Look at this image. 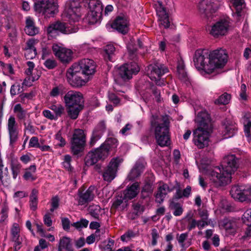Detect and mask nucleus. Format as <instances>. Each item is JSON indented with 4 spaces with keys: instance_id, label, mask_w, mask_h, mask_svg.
<instances>
[{
    "instance_id": "37998d69",
    "label": "nucleus",
    "mask_w": 251,
    "mask_h": 251,
    "mask_svg": "<svg viewBox=\"0 0 251 251\" xmlns=\"http://www.w3.org/2000/svg\"><path fill=\"white\" fill-rule=\"evenodd\" d=\"M9 179V175L7 167L4 168L2 163H0V180L4 184Z\"/></svg>"
},
{
    "instance_id": "5fc2aeb1",
    "label": "nucleus",
    "mask_w": 251,
    "mask_h": 251,
    "mask_svg": "<svg viewBox=\"0 0 251 251\" xmlns=\"http://www.w3.org/2000/svg\"><path fill=\"white\" fill-rule=\"evenodd\" d=\"M42 114L45 117L51 120H56L58 119L56 116L49 110H43Z\"/></svg>"
},
{
    "instance_id": "6e6552de",
    "label": "nucleus",
    "mask_w": 251,
    "mask_h": 251,
    "mask_svg": "<svg viewBox=\"0 0 251 251\" xmlns=\"http://www.w3.org/2000/svg\"><path fill=\"white\" fill-rule=\"evenodd\" d=\"M168 71V69L163 64L157 62L148 66V75L157 85L161 86L163 82L160 77Z\"/></svg>"
},
{
    "instance_id": "6e6d98bb",
    "label": "nucleus",
    "mask_w": 251,
    "mask_h": 251,
    "mask_svg": "<svg viewBox=\"0 0 251 251\" xmlns=\"http://www.w3.org/2000/svg\"><path fill=\"white\" fill-rule=\"evenodd\" d=\"M37 54L36 50H25V55L26 59H32Z\"/></svg>"
},
{
    "instance_id": "680f3d73",
    "label": "nucleus",
    "mask_w": 251,
    "mask_h": 251,
    "mask_svg": "<svg viewBox=\"0 0 251 251\" xmlns=\"http://www.w3.org/2000/svg\"><path fill=\"white\" fill-rule=\"evenodd\" d=\"M44 65L49 69H52L56 66V63L54 59H47L44 63Z\"/></svg>"
},
{
    "instance_id": "473e14b6",
    "label": "nucleus",
    "mask_w": 251,
    "mask_h": 251,
    "mask_svg": "<svg viewBox=\"0 0 251 251\" xmlns=\"http://www.w3.org/2000/svg\"><path fill=\"white\" fill-rule=\"evenodd\" d=\"M72 244L71 239L68 237H63L60 239L58 251H62V250H66L68 251H71Z\"/></svg>"
},
{
    "instance_id": "72a5a7b5",
    "label": "nucleus",
    "mask_w": 251,
    "mask_h": 251,
    "mask_svg": "<svg viewBox=\"0 0 251 251\" xmlns=\"http://www.w3.org/2000/svg\"><path fill=\"white\" fill-rule=\"evenodd\" d=\"M66 91L65 87L62 84L56 85L50 90L49 95L52 98H57L62 95Z\"/></svg>"
},
{
    "instance_id": "c85d7f7f",
    "label": "nucleus",
    "mask_w": 251,
    "mask_h": 251,
    "mask_svg": "<svg viewBox=\"0 0 251 251\" xmlns=\"http://www.w3.org/2000/svg\"><path fill=\"white\" fill-rule=\"evenodd\" d=\"M139 190V184L138 182L134 183L130 186L127 187L124 192L125 200L128 201L136 197Z\"/></svg>"
},
{
    "instance_id": "f257e3e1",
    "label": "nucleus",
    "mask_w": 251,
    "mask_h": 251,
    "mask_svg": "<svg viewBox=\"0 0 251 251\" xmlns=\"http://www.w3.org/2000/svg\"><path fill=\"white\" fill-rule=\"evenodd\" d=\"M227 59L226 51L222 48L214 50L209 54L205 50H198L195 54L194 62L196 68L202 74H211L223 68Z\"/></svg>"
},
{
    "instance_id": "0eeeda50",
    "label": "nucleus",
    "mask_w": 251,
    "mask_h": 251,
    "mask_svg": "<svg viewBox=\"0 0 251 251\" xmlns=\"http://www.w3.org/2000/svg\"><path fill=\"white\" fill-rule=\"evenodd\" d=\"M96 67V64L94 61L89 58L82 59L71 66L75 72H81L82 74L87 76L95 73Z\"/></svg>"
},
{
    "instance_id": "052dcab7",
    "label": "nucleus",
    "mask_w": 251,
    "mask_h": 251,
    "mask_svg": "<svg viewBox=\"0 0 251 251\" xmlns=\"http://www.w3.org/2000/svg\"><path fill=\"white\" fill-rule=\"evenodd\" d=\"M244 131L245 133V135L248 138V140L250 139L251 137V133H250V128H251V121H248L246 123H244Z\"/></svg>"
},
{
    "instance_id": "3c124183",
    "label": "nucleus",
    "mask_w": 251,
    "mask_h": 251,
    "mask_svg": "<svg viewBox=\"0 0 251 251\" xmlns=\"http://www.w3.org/2000/svg\"><path fill=\"white\" fill-rule=\"evenodd\" d=\"M89 210L92 216L97 218L100 212V207L97 205H91L89 208Z\"/></svg>"
},
{
    "instance_id": "c03bdc74",
    "label": "nucleus",
    "mask_w": 251,
    "mask_h": 251,
    "mask_svg": "<svg viewBox=\"0 0 251 251\" xmlns=\"http://www.w3.org/2000/svg\"><path fill=\"white\" fill-rule=\"evenodd\" d=\"M37 194L38 191L36 189H33L30 196V207L33 210H35L37 207Z\"/></svg>"
},
{
    "instance_id": "f8f14e48",
    "label": "nucleus",
    "mask_w": 251,
    "mask_h": 251,
    "mask_svg": "<svg viewBox=\"0 0 251 251\" xmlns=\"http://www.w3.org/2000/svg\"><path fill=\"white\" fill-rule=\"evenodd\" d=\"M85 136L83 130L75 129L71 140V149L74 154L77 155L82 151L85 144Z\"/></svg>"
},
{
    "instance_id": "a19ab883",
    "label": "nucleus",
    "mask_w": 251,
    "mask_h": 251,
    "mask_svg": "<svg viewBox=\"0 0 251 251\" xmlns=\"http://www.w3.org/2000/svg\"><path fill=\"white\" fill-rule=\"evenodd\" d=\"M115 51V48L113 45H108L104 49L105 54L104 55L105 60L110 61H113V55Z\"/></svg>"
},
{
    "instance_id": "58836bf2",
    "label": "nucleus",
    "mask_w": 251,
    "mask_h": 251,
    "mask_svg": "<svg viewBox=\"0 0 251 251\" xmlns=\"http://www.w3.org/2000/svg\"><path fill=\"white\" fill-rule=\"evenodd\" d=\"M36 171V167L35 165H31L26 169L24 175V178L26 180L33 181L36 179V177L34 175Z\"/></svg>"
},
{
    "instance_id": "e433bc0d",
    "label": "nucleus",
    "mask_w": 251,
    "mask_h": 251,
    "mask_svg": "<svg viewBox=\"0 0 251 251\" xmlns=\"http://www.w3.org/2000/svg\"><path fill=\"white\" fill-rule=\"evenodd\" d=\"M48 108L53 111L57 118L61 117L64 112V107L61 104L50 103L48 105Z\"/></svg>"
},
{
    "instance_id": "4468645a",
    "label": "nucleus",
    "mask_w": 251,
    "mask_h": 251,
    "mask_svg": "<svg viewBox=\"0 0 251 251\" xmlns=\"http://www.w3.org/2000/svg\"><path fill=\"white\" fill-rule=\"evenodd\" d=\"M66 107L84 106V99L82 93L78 91H69L64 97Z\"/></svg>"
},
{
    "instance_id": "bf43d9fd",
    "label": "nucleus",
    "mask_w": 251,
    "mask_h": 251,
    "mask_svg": "<svg viewBox=\"0 0 251 251\" xmlns=\"http://www.w3.org/2000/svg\"><path fill=\"white\" fill-rule=\"evenodd\" d=\"M188 237V233L186 232L181 233L179 236L177 237L178 242L180 245L181 247L184 248L185 247V244L184 242L187 239Z\"/></svg>"
},
{
    "instance_id": "13d9d810",
    "label": "nucleus",
    "mask_w": 251,
    "mask_h": 251,
    "mask_svg": "<svg viewBox=\"0 0 251 251\" xmlns=\"http://www.w3.org/2000/svg\"><path fill=\"white\" fill-rule=\"evenodd\" d=\"M51 213H50L49 212H47L43 217V221L44 224L47 226H51L52 224V221L51 218Z\"/></svg>"
},
{
    "instance_id": "39448f33",
    "label": "nucleus",
    "mask_w": 251,
    "mask_h": 251,
    "mask_svg": "<svg viewBox=\"0 0 251 251\" xmlns=\"http://www.w3.org/2000/svg\"><path fill=\"white\" fill-rule=\"evenodd\" d=\"M58 0H38L35 3V10L45 17H53L58 12Z\"/></svg>"
},
{
    "instance_id": "2eb2a0df",
    "label": "nucleus",
    "mask_w": 251,
    "mask_h": 251,
    "mask_svg": "<svg viewBox=\"0 0 251 251\" xmlns=\"http://www.w3.org/2000/svg\"><path fill=\"white\" fill-rule=\"evenodd\" d=\"M123 159L121 157L113 158L107 169L103 174V177L104 180L110 182L116 176L118 167L123 162Z\"/></svg>"
},
{
    "instance_id": "603ef678",
    "label": "nucleus",
    "mask_w": 251,
    "mask_h": 251,
    "mask_svg": "<svg viewBox=\"0 0 251 251\" xmlns=\"http://www.w3.org/2000/svg\"><path fill=\"white\" fill-rule=\"evenodd\" d=\"M89 221L85 219H81L80 221L74 223L72 226L76 229H81L86 227L88 226Z\"/></svg>"
},
{
    "instance_id": "1a4fd4ad",
    "label": "nucleus",
    "mask_w": 251,
    "mask_h": 251,
    "mask_svg": "<svg viewBox=\"0 0 251 251\" xmlns=\"http://www.w3.org/2000/svg\"><path fill=\"white\" fill-rule=\"evenodd\" d=\"M230 194L234 199L239 201H251V186H233L231 188Z\"/></svg>"
},
{
    "instance_id": "aec40b11",
    "label": "nucleus",
    "mask_w": 251,
    "mask_h": 251,
    "mask_svg": "<svg viewBox=\"0 0 251 251\" xmlns=\"http://www.w3.org/2000/svg\"><path fill=\"white\" fill-rule=\"evenodd\" d=\"M77 31V28H70L66 24L60 22H56L55 23L51 24L47 29V33L49 34L55 33L59 31L65 34H70L75 33Z\"/></svg>"
},
{
    "instance_id": "e2e57ef3",
    "label": "nucleus",
    "mask_w": 251,
    "mask_h": 251,
    "mask_svg": "<svg viewBox=\"0 0 251 251\" xmlns=\"http://www.w3.org/2000/svg\"><path fill=\"white\" fill-rule=\"evenodd\" d=\"M61 223L63 228L66 231H68L70 227V221L67 218H62Z\"/></svg>"
},
{
    "instance_id": "2f4dec72",
    "label": "nucleus",
    "mask_w": 251,
    "mask_h": 251,
    "mask_svg": "<svg viewBox=\"0 0 251 251\" xmlns=\"http://www.w3.org/2000/svg\"><path fill=\"white\" fill-rule=\"evenodd\" d=\"M176 199L173 198L172 200L170 201L169 207L171 209L173 210V214L175 216H180L183 211L182 205L179 202H176L175 200Z\"/></svg>"
},
{
    "instance_id": "69168bd1",
    "label": "nucleus",
    "mask_w": 251,
    "mask_h": 251,
    "mask_svg": "<svg viewBox=\"0 0 251 251\" xmlns=\"http://www.w3.org/2000/svg\"><path fill=\"white\" fill-rule=\"evenodd\" d=\"M108 98H109V100L111 102H113V103L115 105V106H117L120 103L119 99L114 94H113V93L109 94Z\"/></svg>"
},
{
    "instance_id": "79ce46f5",
    "label": "nucleus",
    "mask_w": 251,
    "mask_h": 251,
    "mask_svg": "<svg viewBox=\"0 0 251 251\" xmlns=\"http://www.w3.org/2000/svg\"><path fill=\"white\" fill-rule=\"evenodd\" d=\"M10 167L12 172L13 178L16 179L20 172L21 165L18 161L12 160Z\"/></svg>"
},
{
    "instance_id": "0e129e2a",
    "label": "nucleus",
    "mask_w": 251,
    "mask_h": 251,
    "mask_svg": "<svg viewBox=\"0 0 251 251\" xmlns=\"http://www.w3.org/2000/svg\"><path fill=\"white\" fill-rule=\"evenodd\" d=\"M125 199V197L123 198L122 196H118L114 201L112 206L115 208L118 207L123 202Z\"/></svg>"
},
{
    "instance_id": "09e8293b",
    "label": "nucleus",
    "mask_w": 251,
    "mask_h": 251,
    "mask_svg": "<svg viewBox=\"0 0 251 251\" xmlns=\"http://www.w3.org/2000/svg\"><path fill=\"white\" fill-rule=\"evenodd\" d=\"M20 226L17 223H14L11 229V239L16 240L20 237Z\"/></svg>"
},
{
    "instance_id": "ddd939ff",
    "label": "nucleus",
    "mask_w": 251,
    "mask_h": 251,
    "mask_svg": "<svg viewBox=\"0 0 251 251\" xmlns=\"http://www.w3.org/2000/svg\"><path fill=\"white\" fill-rule=\"evenodd\" d=\"M140 68L136 62H131L123 65L118 70L120 78L124 81L132 78L133 74L139 72Z\"/></svg>"
},
{
    "instance_id": "774afa93",
    "label": "nucleus",
    "mask_w": 251,
    "mask_h": 251,
    "mask_svg": "<svg viewBox=\"0 0 251 251\" xmlns=\"http://www.w3.org/2000/svg\"><path fill=\"white\" fill-rule=\"evenodd\" d=\"M39 143L38 139L36 137H32L30 139L28 146L29 147L39 148Z\"/></svg>"
},
{
    "instance_id": "412c9836",
    "label": "nucleus",
    "mask_w": 251,
    "mask_h": 251,
    "mask_svg": "<svg viewBox=\"0 0 251 251\" xmlns=\"http://www.w3.org/2000/svg\"><path fill=\"white\" fill-rule=\"evenodd\" d=\"M175 188L176 186H169L164 182H160L157 192L155 196L156 202L159 203H162L164 201L166 195L168 193L173 191Z\"/></svg>"
},
{
    "instance_id": "9b49d317",
    "label": "nucleus",
    "mask_w": 251,
    "mask_h": 251,
    "mask_svg": "<svg viewBox=\"0 0 251 251\" xmlns=\"http://www.w3.org/2000/svg\"><path fill=\"white\" fill-rule=\"evenodd\" d=\"M210 129L198 127L193 132V141L199 148L202 149L208 145Z\"/></svg>"
},
{
    "instance_id": "f03ea898",
    "label": "nucleus",
    "mask_w": 251,
    "mask_h": 251,
    "mask_svg": "<svg viewBox=\"0 0 251 251\" xmlns=\"http://www.w3.org/2000/svg\"><path fill=\"white\" fill-rule=\"evenodd\" d=\"M238 166V158L235 155L230 154L224 158L222 170L219 167H216L214 170L206 171L203 174L218 187L230 183L231 175L237 171Z\"/></svg>"
},
{
    "instance_id": "338daca9",
    "label": "nucleus",
    "mask_w": 251,
    "mask_h": 251,
    "mask_svg": "<svg viewBox=\"0 0 251 251\" xmlns=\"http://www.w3.org/2000/svg\"><path fill=\"white\" fill-rule=\"evenodd\" d=\"M55 139L58 142V146L64 147L66 144L65 139L62 137L60 132H58L55 135Z\"/></svg>"
},
{
    "instance_id": "7c9ffc66",
    "label": "nucleus",
    "mask_w": 251,
    "mask_h": 251,
    "mask_svg": "<svg viewBox=\"0 0 251 251\" xmlns=\"http://www.w3.org/2000/svg\"><path fill=\"white\" fill-rule=\"evenodd\" d=\"M175 189H176V192L173 197L174 199H176V200H178L183 197L188 198L191 194V187L190 186H187L185 189L181 191L179 184L177 183Z\"/></svg>"
},
{
    "instance_id": "bb28decb",
    "label": "nucleus",
    "mask_w": 251,
    "mask_h": 251,
    "mask_svg": "<svg viewBox=\"0 0 251 251\" xmlns=\"http://www.w3.org/2000/svg\"><path fill=\"white\" fill-rule=\"evenodd\" d=\"M196 121L199 124V127H202L204 129H210L209 123L210 118L209 114L206 111L201 110L198 112Z\"/></svg>"
},
{
    "instance_id": "c9c22d12",
    "label": "nucleus",
    "mask_w": 251,
    "mask_h": 251,
    "mask_svg": "<svg viewBox=\"0 0 251 251\" xmlns=\"http://www.w3.org/2000/svg\"><path fill=\"white\" fill-rule=\"evenodd\" d=\"M102 12L98 13L97 11L90 10L86 18V20L90 25H93L97 23L101 16Z\"/></svg>"
},
{
    "instance_id": "f704fd0d",
    "label": "nucleus",
    "mask_w": 251,
    "mask_h": 251,
    "mask_svg": "<svg viewBox=\"0 0 251 251\" xmlns=\"http://www.w3.org/2000/svg\"><path fill=\"white\" fill-rule=\"evenodd\" d=\"M237 130V128L235 125L227 123L225 126L224 138H228L232 137L236 133Z\"/></svg>"
},
{
    "instance_id": "f3484780",
    "label": "nucleus",
    "mask_w": 251,
    "mask_h": 251,
    "mask_svg": "<svg viewBox=\"0 0 251 251\" xmlns=\"http://www.w3.org/2000/svg\"><path fill=\"white\" fill-rule=\"evenodd\" d=\"M229 28V23L226 19L221 20L214 24L209 30V33L215 37L226 35Z\"/></svg>"
},
{
    "instance_id": "49530a36",
    "label": "nucleus",
    "mask_w": 251,
    "mask_h": 251,
    "mask_svg": "<svg viewBox=\"0 0 251 251\" xmlns=\"http://www.w3.org/2000/svg\"><path fill=\"white\" fill-rule=\"evenodd\" d=\"M230 99V95L226 93H225L216 99L214 103L216 104L226 105L229 102Z\"/></svg>"
},
{
    "instance_id": "dca6fc26",
    "label": "nucleus",
    "mask_w": 251,
    "mask_h": 251,
    "mask_svg": "<svg viewBox=\"0 0 251 251\" xmlns=\"http://www.w3.org/2000/svg\"><path fill=\"white\" fill-rule=\"evenodd\" d=\"M7 129L9 138V145L12 147L19 139L18 126L13 116L11 115L8 119Z\"/></svg>"
},
{
    "instance_id": "a18cd8bd",
    "label": "nucleus",
    "mask_w": 251,
    "mask_h": 251,
    "mask_svg": "<svg viewBox=\"0 0 251 251\" xmlns=\"http://www.w3.org/2000/svg\"><path fill=\"white\" fill-rule=\"evenodd\" d=\"M14 112L16 114L19 120H25L26 117V111L24 110L20 104L15 105L13 109Z\"/></svg>"
},
{
    "instance_id": "393cba45",
    "label": "nucleus",
    "mask_w": 251,
    "mask_h": 251,
    "mask_svg": "<svg viewBox=\"0 0 251 251\" xmlns=\"http://www.w3.org/2000/svg\"><path fill=\"white\" fill-rule=\"evenodd\" d=\"M95 187L90 186L84 192H79L78 194V202L79 205H84L92 201L95 196Z\"/></svg>"
},
{
    "instance_id": "20e7f679",
    "label": "nucleus",
    "mask_w": 251,
    "mask_h": 251,
    "mask_svg": "<svg viewBox=\"0 0 251 251\" xmlns=\"http://www.w3.org/2000/svg\"><path fill=\"white\" fill-rule=\"evenodd\" d=\"M117 146V141L110 138L105 141L100 147L93 151H90L86 156L85 163L87 166H92L100 160L106 158L112 148Z\"/></svg>"
},
{
    "instance_id": "b1692460",
    "label": "nucleus",
    "mask_w": 251,
    "mask_h": 251,
    "mask_svg": "<svg viewBox=\"0 0 251 251\" xmlns=\"http://www.w3.org/2000/svg\"><path fill=\"white\" fill-rule=\"evenodd\" d=\"M106 129L105 124L103 121L100 122L94 129L91 137L90 144L93 146L101 137Z\"/></svg>"
},
{
    "instance_id": "a211bd4d",
    "label": "nucleus",
    "mask_w": 251,
    "mask_h": 251,
    "mask_svg": "<svg viewBox=\"0 0 251 251\" xmlns=\"http://www.w3.org/2000/svg\"><path fill=\"white\" fill-rule=\"evenodd\" d=\"M79 72H75L70 67L67 72L66 77L69 83L74 87H80L86 84L88 81V79H82L76 75Z\"/></svg>"
},
{
    "instance_id": "864d4df0",
    "label": "nucleus",
    "mask_w": 251,
    "mask_h": 251,
    "mask_svg": "<svg viewBox=\"0 0 251 251\" xmlns=\"http://www.w3.org/2000/svg\"><path fill=\"white\" fill-rule=\"evenodd\" d=\"M39 76L40 75H37L35 76H32L31 78L30 76L25 78L22 83L23 86H25L27 87H29L31 86L32 84V82L34 81L37 80L39 78Z\"/></svg>"
},
{
    "instance_id": "5701e85b",
    "label": "nucleus",
    "mask_w": 251,
    "mask_h": 251,
    "mask_svg": "<svg viewBox=\"0 0 251 251\" xmlns=\"http://www.w3.org/2000/svg\"><path fill=\"white\" fill-rule=\"evenodd\" d=\"M155 7L160 25L165 28L169 27L170 26L169 16L163 5L161 2H158L155 4Z\"/></svg>"
},
{
    "instance_id": "4c0bfd02",
    "label": "nucleus",
    "mask_w": 251,
    "mask_h": 251,
    "mask_svg": "<svg viewBox=\"0 0 251 251\" xmlns=\"http://www.w3.org/2000/svg\"><path fill=\"white\" fill-rule=\"evenodd\" d=\"M84 106H74L67 107L68 116L72 119H76L80 111L83 108Z\"/></svg>"
},
{
    "instance_id": "ea45409f",
    "label": "nucleus",
    "mask_w": 251,
    "mask_h": 251,
    "mask_svg": "<svg viewBox=\"0 0 251 251\" xmlns=\"http://www.w3.org/2000/svg\"><path fill=\"white\" fill-rule=\"evenodd\" d=\"M143 171V166L142 164H136L132 169L128 175L130 180H132L139 176Z\"/></svg>"
},
{
    "instance_id": "8fccbe9b",
    "label": "nucleus",
    "mask_w": 251,
    "mask_h": 251,
    "mask_svg": "<svg viewBox=\"0 0 251 251\" xmlns=\"http://www.w3.org/2000/svg\"><path fill=\"white\" fill-rule=\"evenodd\" d=\"M243 222L248 226H251V208L247 209L242 216Z\"/></svg>"
},
{
    "instance_id": "de8ad7c7",
    "label": "nucleus",
    "mask_w": 251,
    "mask_h": 251,
    "mask_svg": "<svg viewBox=\"0 0 251 251\" xmlns=\"http://www.w3.org/2000/svg\"><path fill=\"white\" fill-rule=\"evenodd\" d=\"M233 5L235 8L238 16L240 15L242 9L245 7V3L244 0H232Z\"/></svg>"
},
{
    "instance_id": "c756f323",
    "label": "nucleus",
    "mask_w": 251,
    "mask_h": 251,
    "mask_svg": "<svg viewBox=\"0 0 251 251\" xmlns=\"http://www.w3.org/2000/svg\"><path fill=\"white\" fill-rule=\"evenodd\" d=\"M82 3L90 10L97 11L98 13L102 12L103 5L100 0H82Z\"/></svg>"
},
{
    "instance_id": "6ab92c4d",
    "label": "nucleus",
    "mask_w": 251,
    "mask_h": 251,
    "mask_svg": "<svg viewBox=\"0 0 251 251\" xmlns=\"http://www.w3.org/2000/svg\"><path fill=\"white\" fill-rule=\"evenodd\" d=\"M52 50L56 57L63 62H69L72 59L73 52L70 50L54 44L52 46Z\"/></svg>"
},
{
    "instance_id": "7ed1b4c3",
    "label": "nucleus",
    "mask_w": 251,
    "mask_h": 251,
    "mask_svg": "<svg viewBox=\"0 0 251 251\" xmlns=\"http://www.w3.org/2000/svg\"><path fill=\"white\" fill-rule=\"evenodd\" d=\"M151 125L154 130L157 143L161 147L169 146L171 143L169 117L167 115H153L151 119Z\"/></svg>"
},
{
    "instance_id": "4be33fe9",
    "label": "nucleus",
    "mask_w": 251,
    "mask_h": 251,
    "mask_svg": "<svg viewBox=\"0 0 251 251\" xmlns=\"http://www.w3.org/2000/svg\"><path fill=\"white\" fill-rule=\"evenodd\" d=\"M128 21L124 16L117 17L111 24V27L118 32L125 34L128 30Z\"/></svg>"
},
{
    "instance_id": "9d476101",
    "label": "nucleus",
    "mask_w": 251,
    "mask_h": 251,
    "mask_svg": "<svg viewBox=\"0 0 251 251\" xmlns=\"http://www.w3.org/2000/svg\"><path fill=\"white\" fill-rule=\"evenodd\" d=\"M221 2V0H202L199 5V12L203 17H210L217 10Z\"/></svg>"
},
{
    "instance_id": "423d86ee",
    "label": "nucleus",
    "mask_w": 251,
    "mask_h": 251,
    "mask_svg": "<svg viewBox=\"0 0 251 251\" xmlns=\"http://www.w3.org/2000/svg\"><path fill=\"white\" fill-rule=\"evenodd\" d=\"M62 16L68 20L71 25L72 23L78 22L81 17L80 6L79 1L75 0L67 1Z\"/></svg>"
},
{
    "instance_id": "cd10ccee",
    "label": "nucleus",
    "mask_w": 251,
    "mask_h": 251,
    "mask_svg": "<svg viewBox=\"0 0 251 251\" xmlns=\"http://www.w3.org/2000/svg\"><path fill=\"white\" fill-rule=\"evenodd\" d=\"M25 30V33L30 36H34L39 33V28L36 26L35 21L33 18L30 16L26 18Z\"/></svg>"
},
{
    "instance_id": "a878e982",
    "label": "nucleus",
    "mask_w": 251,
    "mask_h": 251,
    "mask_svg": "<svg viewBox=\"0 0 251 251\" xmlns=\"http://www.w3.org/2000/svg\"><path fill=\"white\" fill-rule=\"evenodd\" d=\"M220 226L223 228L229 235H234L236 231V224L233 220L225 218L219 223Z\"/></svg>"
},
{
    "instance_id": "4d7b16f0",
    "label": "nucleus",
    "mask_w": 251,
    "mask_h": 251,
    "mask_svg": "<svg viewBox=\"0 0 251 251\" xmlns=\"http://www.w3.org/2000/svg\"><path fill=\"white\" fill-rule=\"evenodd\" d=\"M59 200L57 197H54L52 198L51 201V208L50 211L53 212L55 209H56L59 206Z\"/></svg>"
}]
</instances>
